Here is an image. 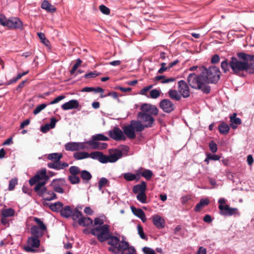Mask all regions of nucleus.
Segmentation results:
<instances>
[{"label": "nucleus", "mask_w": 254, "mask_h": 254, "mask_svg": "<svg viewBox=\"0 0 254 254\" xmlns=\"http://www.w3.org/2000/svg\"><path fill=\"white\" fill-rule=\"evenodd\" d=\"M17 184V179L14 178L10 180L8 185V190H12L14 189L15 186Z\"/></svg>", "instance_id": "obj_50"}, {"label": "nucleus", "mask_w": 254, "mask_h": 254, "mask_svg": "<svg viewBox=\"0 0 254 254\" xmlns=\"http://www.w3.org/2000/svg\"><path fill=\"white\" fill-rule=\"evenodd\" d=\"M161 68L158 70V73H163L164 71L167 70L168 68V67H167L166 64L165 63H162L161 64Z\"/></svg>", "instance_id": "obj_60"}, {"label": "nucleus", "mask_w": 254, "mask_h": 254, "mask_svg": "<svg viewBox=\"0 0 254 254\" xmlns=\"http://www.w3.org/2000/svg\"><path fill=\"white\" fill-rule=\"evenodd\" d=\"M49 179V177L46 174V169H43L37 172V174L29 180V183L31 186H33L39 182H45V183H47Z\"/></svg>", "instance_id": "obj_9"}, {"label": "nucleus", "mask_w": 254, "mask_h": 254, "mask_svg": "<svg viewBox=\"0 0 254 254\" xmlns=\"http://www.w3.org/2000/svg\"><path fill=\"white\" fill-rule=\"evenodd\" d=\"M14 210L11 208L3 209L1 210V214L3 217H11L14 215Z\"/></svg>", "instance_id": "obj_34"}, {"label": "nucleus", "mask_w": 254, "mask_h": 254, "mask_svg": "<svg viewBox=\"0 0 254 254\" xmlns=\"http://www.w3.org/2000/svg\"><path fill=\"white\" fill-rule=\"evenodd\" d=\"M130 246H129L128 242L122 240L121 242H119L117 247H110L108 250L115 254L119 253L120 252H123L127 250Z\"/></svg>", "instance_id": "obj_15"}, {"label": "nucleus", "mask_w": 254, "mask_h": 254, "mask_svg": "<svg viewBox=\"0 0 254 254\" xmlns=\"http://www.w3.org/2000/svg\"><path fill=\"white\" fill-rule=\"evenodd\" d=\"M123 156L122 151L116 149L114 153L110 154L108 157V162L114 163L116 162L119 159L121 158Z\"/></svg>", "instance_id": "obj_21"}, {"label": "nucleus", "mask_w": 254, "mask_h": 254, "mask_svg": "<svg viewBox=\"0 0 254 254\" xmlns=\"http://www.w3.org/2000/svg\"><path fill=\"white\" fill-rule=\"evenodd\" d=\"M153 87L152 85H150L149 86H146L142 88L140 91L141 94L146 95V93L151 89Z\"/></svg>", "instance_id": "obj_63"}, {"label": "nucleus", "mask_w": 254, "mask_h": 254, "mask_svg": "<svg viewBox=\"0 0 254 254\" xmlns=\"http://www.w3.org/2000/svg\"><path fill=\"white\" fill-rule=\"evenodd\" d=\"M141 176L145 178L147 180H149L153 176V173L150 170L145 169L141 173Z\"/></svg>", "instance_id": "obj_42"}, {"label": "nucleus", "mask_w": 254, "mask_h": 254, "mask_svg": "<svg viewBox=\"0 0 254 254\" xmlns=\"http://www.w3.org/2000/svg\"><path fill=\"white\" fill-rule=\"evenodd\" d=\"M65 184V180L64 178H60L53 180L50 186L52 187L54 191L57 192L63 193L64 192V189L62 188Z\"/></svg>", "instance_id": "obj_12"}, {"label": "nucleus", "mask_w": 254, "mask_h": 254, "mask_svg": "<svg viewBox=\"0 0 254 254\" xmlns=\"http://www.w3.org/2000/svg\"><path fill=\"white\" fill-rule=\"evenodd\" d=\"M107 240H108V244L112 246V247H117L120 242L119 238L116 236H112L111 233Z\"/></svg>", "instance_id": "obj_28"}, {"label": "nucleus", "mask_w": 254, "mask_h": 254, "mask_svg": "<svg viewBox=\"0 0 254 254\" xmlns=\"http://www.w3.org/2000/svg\"><path fill=\"white\" fill-rule=\"evenodd\" d=\"M79 106V103L76 100H71L68 102L63 104L61 106L63 110H68L74 109H77Z\"/></svg>", "instance_id": "obj_18"}, {"label": "nucleus", "mask_w": 254, "mask_h": 254, "mask_svg": "<svg viewBox=\"0 0 254 254\" xmlns=\"http://www.w3.org/2000/svg\"><path fill=\"white\" fill-rule=\"evenodd\" d=\"M140 110L141 111L139 113L149 114L153 116L157 115L159 112L156 106L147 103L143 104L141 106Z\"/></svg>", "instance_id": "obj_11"}, {"label": "nucleus", "mask_w": 254, "mask_h": 254, "mask_svg": "<svg viewBox=\"0 0 254 254\" xmlns=\"http://www.w3.org/2000/svg\"><path fill=\"white\" fill-rule=\"evenodd\" d=\"M218 129L220 133L226 134L230 130V127L226 123L223 122L219 125Z\"/></svg>", "instance_id": "obj_31"}, {"label": "nucleus", "mask_w": 254, "mask_h": 254, "mask_svg": "<svg viewBox=\"0 0 254 254\" xmlns=\"http://www.w3.org/2000/svg\"><path fill=\"white\" fill-rule=\"evenodd\" d=\"M45 182H39L36 184L34 190L39 196H44L47 191V189L45 187Z\"/></svg>", "instance_id": "obj_17"}, {"label": "nucleus", "mask_w": 254, "mask_h": 254, "mask_svg": "<svg viewBox=\"0 0 254 254\" xmlns=\"http://www.w3.org/2000/svg\"><path fill=\"white\" fill-rule=\"evenodd\" d=\"M107 96H110L116 99L118 102H120V100L119 98V95L116 92H109Z\"/></svg>", "instance_id": "obj_61"}, {"label": "nucleus", "mask_w": 254, "mask_h": 254, "mask_svg": "<svg viewBox=\"0 0 254 254\" xmlns=\"http://www.w3.org/2000/svg\"><path fill=\"white\" fill-rule=\"evenodd\" d=\"M0 24L11 29H21L23 27V23L18 18L13 17L7 19L2 14H0Z\"/></svg>", "instance_id": "obj_5"}, {"label": "nucleus", "mask_w": 254, "mask_h": 254, "mask_svg": "<svg viewBox=\"0 0 254 254\" xmlns=\"http://www.w3.org/2000/svg\"><path fill=\"white\" fill-rule=\"evenodd\" d=\"M98 161L102 163H107L109 162L108 157L107 155H104L103 153L101 152Z\"/></svg>", "instance_id": "obj_51"}, {"label": "nucleus", "mask_w": 254, "mask_h": 254, "mask_svg": "<svg viewBox=\"0 0 254 254\" xmlns=\"http://www.w3.org/2000/svg\"><path fill=\"white\" fill-rule=\"evenodd\" d=\"M209 203V201L207 199H201L199 202L197 203L195 208L194 210L196 212H199L201 210L202 208L205 207V206L207 205Z\"/></svg>", "instance_id": "obj_29"}, {"label": "nucleus", "mask_w": 254, "mask_h": 254, "mask_svg": "<svg viewBox=\"0 0 254 254\" xmlns=\"http://www.w3.org/2000/svg\"><path fill=\"white\" fill-rule=\"evenodd\" d=\"M99 9L104 14L109 15L110 13V9L105 5L102 4L99 6Z\"/></svg>", "instance_id": "obj_52"}, {"label": "nucleus", "mask_w": 254, "mask_h": 254, "mask_svg": "<svg viewBox=\"0 0 254 254\" xmlns=\"http://www.w3.org/2000/svg\"><path fill=\"white\" fill-rule=\"evenodd\" d=\"M100 153L101 152L99 151L92 152L90 153H88V157H90L93 159L98 160Z\"/></svg>", "instance_id": "obj_54"}, {"label": "nucleus", "mask_w": 254, "mask_h": 254, "mask_svg": "<svg viewBox=\"0 0 254 254\" xmlns=\"http://www.w3.org/2000/svg\"><path fill=\"white\" fill-rule=\"evenodd\" d=\"M218 208L220 210V214L223 216H232L238 213L237 208L230 207L228 205H219Z\"/></svg>", "instance_id": "obj_13"}, {"label": "nucleus", "mask_w": 254, "mask_h": 254, "mask_svg": "<svg viewBox=\"0 0 254 254\" xmlns=\"http://www.w3.org/2000/svg\"><path fill=\"white\" fill-rule=\"evenodd\" d=\"M142 251L145 254H156L155 251L149 247H144Z\"/></svg>", "instance_id": "obj_56"}, {"label": "nucleus", "mask_w": 254, "mask_h": 254, "mask_svg": "<svg viewBox=\"0 0 254 254\" xmlns=\"http://www.w3.org/2000/svg\"><path fill=\"white\" fill-rule=\"evenodd\" d=\"M47 106L46 104H42L37 106L33 111V114L36 115L40 113L42 110L45 109Z\"/></svg>", "instance_id": "obj_53"}, {"label": "nucleus", "mask_w": 254, "mask_h": 254, "mask_svg": "<svg viewBox=\"0 0 254 254\" xmlns=\"http://www.w3.org/2000/svg\"><path fill=\"white\" fill-rule=\"evenodd\" d=\"M159 107L167 113H170L174 110L175 105L170 100L167 99H163L159 103Z\"/></svg>", "instance_id": "obj_14"}, {"label": "nucleus", "mask_w": 254, "mask_h": 254, "mask_svg": "<svg viewBox=\"0 0 254 254\" xmlns=\"http://www.w3.org/2000/svg\"><path fill=\"white\" fill-rule=\"evenodd\" d=\"M236 55L237 57L233 56L230 60L226 59L221 63V67L224 73H227L230 68L232 73L239 76H242L244 71L254 70V55L244 52L237 53Z\"/></svg>", "instance_id": "obj_1"}, {"label": "nucleus", "mask_w": 254, "mask_h": 254, "mask_svg": "<svg viewBox=\"0 0 254 254\" xmlns=\"http://www.w3.org/2000/svg\"><path fill=\"white\" fill-rule=\"evenodd\" d=\"M204 74V72L199 74L190 73L187 77V81L192 88L200 90L203 93L208 94L210 92L211 88L206 84Z\"/></svg>", "instance_id": "obj_3"}, {"label": "nucleus", "mask_w": 254, "mask_h": 254, "mask_svg": "<svg viewBox=\"0 0 254 254\" xmlns=\"http://www.w3.org/2000/svg\"><path fill=\"white\" fill-rule=\"evenodd\" d=\"M152 221L153 224L158 229H162L165 227V220L158 215H155L152 216Z\"/></svg>", "instance_id": "obj_20"}, {"label": "nucleus", "mask_w": 254, "mask_h": 254, "mask_svg": "<svg viewBox=\"0 0 254 254\" xmlns=\"http://www.w3.org/2000/svg\"><path fill=\"white\" fill-rule=\"evenodd\" d=\"M63 157V154L61 153H53L49 154L47 158L49 160L54 162H59Z\"/></svg>", "instance_id": "obj_27"}, {"label": "nucleus", "mask_w": 254, "mask_h": 254, "mask_svg": "<svg viewBox=\"0 0 254 254\" xmlns=\"http://www.w3.org/2000/svg\"><path fill=\"white\" fill-rule=\"evenodd\" d=\"M82 61L80 59H77L76 60V63L73 65L70 71V74H73L77 68L81 65Z\"/></svg>", "instance_id": "obj_44"}, {"label": "nucleus", "mask_w": 254, "mask_h": 254, "mask_svg": "<svg viewBox=\"0 0 254 254\" xmlns=\"http://www.w3.org/2000/svg\"><path fill=\"white\" fill-rule=\"evenodd\" d=\"M68 180L72 185L78 184L80 182V179L77 175H69L68 176Z\"/></svg>", "instance_id": "obj_41"}, {"label": "nucleus", "mask_w": 254, "mask_h": 254, "mask_svg": "<svg viewBox=\"0 0 254 254\" xmlns=\"http://www.w3.org/2000/svg\"><path fill=\"white\" fill-rule=\"evenodd\" d=\"M131 209L133 214L139 218H142L144 216V211L140 208H136L134 206H131Z\"/></svg>", "instance_id": "obj_38"}, {"label": "nucleus", "mask_w": 254, "mask_h": 254, "mask_svg": "<svg viewBox=\"0 0 254 254\" xmlns=\"http://www.w3.org/2000/svg\"><path fill=\"white\" fill-rule=\"evenodd\" d=\"M41 7L42 9H45L47 12L51 13H54L57 10V8L47 0H44L42 2Z\"/></svg>", "instance_id": "obj_22"}, {"label": "nucleus", "mask_w": 254, "mask_h": 254, "mask_svg": "<svg viewBox=\"0 0 254 254\" xmlns=\"http://www.w3.org/2000/svg\"><path fill=\"white\" fill-rule=\"evenodd\" d=\"M34 220L38 225L32 226L30 228V232L32 236L40 239L43 236L45 232L47 231V226L38 218L35 217Z\"/></svg>", "instance_id": "obj_7"}, {"label": "nucleus", "mask_w": 254, "mask_h": 254, "mask_svg": "<svg viewBox=\"0 0 254 254\" xmlns=\"http://www.w3.org/2000/svg\"><path fill=\"white\" fill-rule=\"evenodd\" d=\"M77 142H68L64 145L65 149L67 151H74L78 150Z\"/></svg>", "instance_id": "obj_30"}, {"label": "nucleus", "mask_w": 254, "mask_h": 254, "mask_svg": "<svg viewBox=\"0 0 254 254\" xmlns=\"http://www.w3.org/2000/svg\"><path fill=\"white\" fill-rule=\"evenodd\" d=\"M47 166L50 168L59 170V162H54L49 163Z\"/></svg>", "instance_id": "obj_58"}, {"label": "nucleus", "mask_w": 254, "mask_h": 254, "mask_svg": "<svg viewBox=\"0 0 254 254\" xmlns=\"http://www.w3.org/2000/svg\"><path fill=\"white\" fill-rule=\"evenodd\" d=\"M44 196V199L48 201H51L57 198V194L55 193L53 191L48 190Z\"/></svg>", "instance_id": "obj_37"}, {"label": "nucleus", "mask_w": 254, "mask_h": 254, "mask_svg": "<svg viewBox=\"0 0 254 254\" xmlns=\"http://www.w3.org/2000/svg\"><path fill=\"white\" fill-rule=\"evenodd\" d=\"M160 95V92L157 89H154L150 91V97L152 99H156Z\"/></svg>", "instance_id": "obj_48"}, {"label": "nucleus", "mask_w": 254, "mask_h": 254, "mask_svg": "<svg viewBox=\"0 0 254 254\" xmlns=\"http://www.w3.org/2000/svg\"><path fill=\"white\" fill-rule=\"evenodd\" d=\"M104 222L103 220L100 219V218L96 217L94 219V225H99V226H101L103 225Z\"/></svg>", "instance_id": "obj_62"}, {"label": "nucleus", "mask_w": 254, "mask_h": 254, "mask_svg": "<svg viewBox=\"0 0 254 254\" xmlns=\"http://www.w3.org/2000/svg\"><path fill=\"white\" fill-rule=\"evenodd\" d=\"M108 137L103 134L99 133L92 135L91 140L86 141V143L90 146L93 145L92 142H98V141H108Z\"/></svg>", "instance_id": "obj_19"}, {"label": "nucleus", "mask_w": 254, "mask_h": 254, "mask_svg": "<svg viewBox=\"0 0 254 254\" xmlns=\"http://www.w3.org/2000/svg\"><path fill=\"white\" fill-rule=\"evenodd\" d=\"M65 98V96L64 95L59 96L56 97L54 100L52 101L50 104L51 105L56 104Z\"/></svg>", "instance_id": "obj_59"}, {"label": "nucleus", "mask_w": 254, "mask_h": 254, "mask_svg": "<svg viewBox=\"0 0 254 254\" xmlns=\"http://www.w3.org/2000/svg\"><path fill=\"white\" fill-rule=\"evenodd\" d=\"M83 215V214L81 212L79 211L77 208L73 209L72 211V214L71 215L70 217H71L72 220L74 221H77L79 219H80V218Z\"/></svg>", "instance_id": "obj_33"}, {"label": "nucleus", "mask_w": 254, "mask_h": 254, "mask_svg": "<svg viewBox=\"0 0 254 254\" xmlns=\"http://www.w3.org/2000/svg\"><path fill=\"white\" fill-rule=\"evenodd\" d=\"M69 171L70 175H72L74 176L80 174L81 173L79 168L75 166H71L69 168Z\"/></svg>", "instance_id": "obj_43"}, {"label": "nucleus", "mask_w": 254, "mask_h": 254, "mask_svg": "<svg viewBox=\"0 0 254 254\" xmlns=\"http://www.w3.org/2000/svg\"><path fill=\"white\" fill-rule=\"evenodd\" d=\"M78 224L83 227L89 226L93 224V221L88 217H84L83 215L78 221Z\"/></svg>", "instance_id": "obj_24"}, {"label": "nucleus", "mask_w": 254, "mask_h": 254, "mask_svg": "<svg viewBox=\"0 0 254 254\" xmlns=\"http://www.w3.org/2000/svg\"><path fill=\"white\" fill-rule=\"evenodd\" d=\"M236 116L237 114L234 113L230 117V122L231 123L230 125L231 127L234 129L237 128V125H239L241 124V120L239 118H237Z\"/></svg>", "instance_id": "obj_25"}, {"label": "nucleus", "mask_w": 254, "mask_h": 254, "mask_svg": "<svg viewBox=\"0 0 254 254\" xmlns=\"http://www.w3.org/2000/svg\"><path fill=\"white\" fill-rule=\"evenodd\" d=\"M63 204L61 202L58 201L54 203H52L50 205V208L54 211L59 212L63 208Z\"/></svg>", "instance_id": "obj_36"}, {"label": "nucleus", "mask_w": 254, "mask_h": 254, "mask_svg": "<svg viewBox=\"0 0 254 254\" xmlns=\"http://www.w3.org/2000/svg\"><path fill=\"white\" fill-rule=\"evenodd\" d=\"M179 91L182 96L187 98L190 96V92L189 88L186 82L184 80H180L178 82Z\"/></svg>", "instance_id": "obj_16"}, {"label": "nucleus", "mask_w": 254, "mask_h": 254, "mask_svg": "<svg viewBox=\"0 0 254 254\" xmlns=\"http://www.w3.org/2000/svg\"><path fill=\"white\" fill-rule=\"evenodd\" d=\"M169 97L173 100L179 101L181 99V96L175 90L171 89L168 92Z\"/></svg>", "instance_id": "obj_40"}, {"label": "nucleus", "mask_w": 254, "mask_h": 254, "mask_svg": "<svg viewBox=\"0 0 254 254\" xmlns=\"http://www.w3.org/2000/svg\"><path fill=\"white\" fill-rule=\"evenodd\" d=\"M73 209H71L70 206H65L64 208L63 207L60 211L61 215L65 218H68L70 217L72 214Z\"/></svg>", "instance_id": "obj_26"}, {"label": "nucleus", "mask_w": 254, "mask_h": 254, "mask_svg": "<svg viewBox=\"0 0 254 254\" xmlns=\"http://www.w3.org/2000/svg\"><path fill=\"white\" fill-rule=\"evenodd\" d=\"M209 149L212 153H215L217 150L216 144L213 141H211L209 144Z\"/></svg>", "instance_id": "obj_55"}, {"label": "nucleus", "mask_w": 254, "mask_h": 254, "mask_svg": "<svg viewBox=\"0 0 254 254\" xmlns=\"http://www.w3.org/2000/svg\"><path fill=\"white\" fill-rule=\"evenodd\" d=\"M98 73L97 71H91L84 75V77L85 78H94L98 75Z\"/></svg>", "instance_id": "obj_57"}, {"label": "nucleus", "mask_w": 254, "mask_h": 254, "mask_svg": "<svg viewBox=\"0 0 254 254\" xmlns=\"http://www.w3.org/2000/svg\"><path fill=\"white\" fill-rule=\"evenodd\" d=\"M74 158L76 160H80L88 158V153L86 152H77L73 154Z\"/></svg>", "instance_id": "obj_39"}, {"label": "nucleus", "mask_w": 254, "mask_h": 254, "mask_svg": "<svg viewBox=\"0 0 254 254\" xmlns=\"http://www.w3.org/2000/svg\"><path fill=\"white\" fill-rule=\"evenodd\" d=\"M202 72H204V76L207 84L216 83L220 78L221 72L219 67L215 66L209 67L208 69L202 67Z\"/></svg>", "instance_id": "obj_4"}, {"label": "nucleus", "mask_w": 254, "mask_h": 254, "mask_svg": "<svg viewBox=\"0 0 254 254\" xmlns=\"http://www.w3.org/2000/svg\"><path fill=\"white\" fill-rule=\"evenodd\" d=\"M127 250V252L125 254H137L136 250L133 246H130Z\"/></svg>", "instance_id": "obj_64"}, {"label": "nucleus", "mask_w": 254, "mask_h": 254, "mask_svg": "<svg viewBox=\"0 0 254 254\" xmlns=\"http://www.w3.org/2000/svg\"><path fill=\"white\" fill-rule=\"evenodd\" d=\"M91 233L97 237L98 240L100 242L106 241L110 237L111 233L109 229V226L107 224L101 226H97L91 230Z\"/></svg>", "instance_id": "obj_6"}, {"label": "nucleus", "mask_w": 254, "mask_h": 254, "mask_svg": "<svg viewBox=\"0 0 254 254\" xmlns=\"http://www.w3.org/2000/svg\"><path fill=\"white\" fill-rule=\"evenodd\" d=\"M138 121L131 120L129 125L123 127L125 134L129 139H134L136 137L135 131L141 132L145 128L151 127L155 120L152 115L138 113Z\"/></svg>", "instance_id": "obj_2"}, {"label": "nucleus", "mask_w": 254, "mask_h": 254, "mask_svg": "<svg viewBox=\"0 0 254 254\" xmlns=\"http://www.w3.org/2000/svg\"><path fill=\"white\" fill-rule=\"evenodd\" d=\"M124 178L127 181H132L136 179V176L133 174L127 173L124 174Z\"/></svg>", "instance_id": "obj_49"}, {"label": "nucleus", "mask_w": 254, "mask_h": 254, "mask_svg": "<svg viewBox=\"0 0 254 254\" xmlns=\"http://www.w3.org/2000/svg\"><path fill=\"white\" fill-rule=\"evenodd\" d=\"M108 184H109V181L106 178H101L98 182L99 190H101L102 188Z\"/></svg>", "instance_id": "obj_46"}, {"label": "nucleus", "mask_w": 254, "mask_h": 254, "mask_svg": "<svg viewBox=\"0 0 254 254\" xmlns=\"http://www.w3.org/2000/svg\"><path fill=\"white\" fill-rule=\"evenodd\" d=\"M136 198L138 201L141 203H145L146 202V195L145 192H140L137 194Z\"/></svg>", "instance_id": "obj_45"}, {"label": "nucleus", "mask_w": 254, "mask_h": 254, "mask_svg": "<svg viewBox=\"0 0 254 254\" xmlns=\"http://www.w3.org/2000/svg\"><path fill=\"white\" fill-rule=\"evenodd\" d=\"M146 189V183L144 181H142L140 184L133 186L132 191L134 193H139L140 192H145Z\"/></svg>", "instance_id": "obj_23"}, {"label": "nucleus", "mask_w": 254, "mask_h": 254, "mask_svg": "<svg viewBox=\"0 0 254 254\" xmlns=\"http://www.w3.org/2000/svg\"><path fill=\"white\" fill-rule=\"evenodd\" d=\"M80 177L86 183L88 182L92 178L91 174L86 170H83L81 171Z\"/></svg>", "instance_id": "obj_35"}, {"label": "nucleus", "mask_w": 254, "mask_h": 254, "mask_svg": "<svg viewBox=\"0 0 254 254\" xmlns=\"http://www.w3.org/2000/svg\"><path fill=\"white\" fill-rule=\"evenodd\" d=\"M137 231L138 234L141 239L145 240H147L148 238L144 233L143 227L140 225H138Z\"/></svg>", "instance_id": "obj_47"}, {"label": "nucleus", "mask_w": 254, "mask_h": 254, "mask_svg": "<svg viewBox=\"0 0 254 254\" xmlns=\"http://www.w3.org/2000/svg\"><path fill=\"white\" fill-rule=\"evenodd\" d=\"M124 133H125L124 131L123 132L120 128L116 127L109 131L110 137L118 141L126 139V137Z\"/></svg>", "instance_id": "obj_10"}, {"label": "nucleus", "mask_w": 254, "mask_h": 254, "mask_svg": "<svg viewBox=\"0 0 254 254\" xmlns=\"http://www.w3.org/2000/svg\"><path fill=\"white\" fill-rule=\"evenodd\" d=\"M93 145L90 146L92 149L102 150L107 148L108 144L107 143L92 142Z\"/></svg>", "instance_id": "obj_32"}, {"label": "nucleus", "mask_w": 254, "mask_h": 254, "mask_svg": "<svg viewBox=\"0 0 254 254\" xmlns=\"http://www.w3.org/2000/svg\"><path fill=\"white\" fill-rule=\"evenodd\" d=\"M27 246H25L23 248L24 250L29 253H35L36 250L34 248H38L40 245V239L31 236L29 237L27 241Z\"/></svg>", "instance_id": "obj_8"}]
</instances>
